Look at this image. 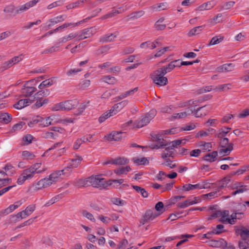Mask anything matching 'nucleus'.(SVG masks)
Returning <instances> with one entry per match:
<instances>
[{"label":"nucleus","mask_w":249,"mask_h":249,"mask_svg":"<svg viewBox=\"0 0 249 249\" xmlns=\"http://www.w3.org/2000/svg\"><path fill=\"white\" fill-rule=\"evenodd\" d=\"M41 163H36L29 167L23 170L17 179L18 185L23 184L26 180L32 179L36 174H42L46 169L41 168Z\"/></svg>","instance_id":"obj_1"},{"label":"nucleus","mask_w":249,"mask_h":249,"mask_svg":"<svg viewBox=\"0 0 249 249\" xmlns=\"http://www.w3.org/2000/svg\"><path fill=\"white\" fill-rule=\"evenodd\" d=\"M78 103V101L76 99L66 100L53 105L51 110L54 111H69L75 108Z\"/></svg>","instance_id":"obj_2"},{"label":"nucleus","mask_w":249,"mask_h":249,"mask_svg":"<svg viewBox=\"0 0 249 249\" xmlns=\"http://www.w3.org/2000/svg\"><path fill=\"white\" fill-rule=\"evenodd\" d=\"M36 205L32 204L27 206L24 210L18 212L17 214L10 216L11 223H16L30 216L36 210Z\"/></svg>","instance_id":"obj_3"},{"label":"nucleus","mask_w":249,"mask_h":249,"mask_svg":"<svg viewBox=\"0 0 249 249\" xmlns=\"http://www.w3.org/2000/svg\"><path fill=\"white\" fill-rule=\"evenodd\" d=\"M165 74L160 68L155 71L152 76L153 83L159 87L166 85L168 83V79L164 76Z\"/></svg>","instance_id":"obj_4"},{"label":"nucleus","mask_w":249,"mask_h":249,"mask_svg":"<svg viewBox=\"0 0 249 249\" xmlns=\"http://www.w3.org/2000/svg\"><path fill=\"white\" fill-rule=\"evenodd\" d=\"M156 114V111L155 110H151L148 113L142 116L136 121V126L138 128H141L146 125L154 118Z\"/></svg>","instance_id":"obj_5"},{"label":"nucleus","mask_w":249,"mask_h":249,"mask_svg":"<svg viewBox=\"0 0 249 249\" xmlns=\"http://www.w3.org/2000/svg\"><path fill=\"white\" fill-rule=\"evenodd\" d=\"M221 148L219 149V153L222 156H226L230 154L233 150V144L229 143V139L224 138L220 141Z\"/></svg>","instance_id":"obj_6"},{"label":"nucleus","mask_w":249,"mask_h":249,"mask_svg":"<svg viewBox=\"0 0 249 249\" xmlns=\"http://www.w3.org/2000/svg\"><path fill=\"white\" fill-rule=\"evenodd\" d=\"M88 181L89 185L97 188H103L107 184L105 178H102L101 175L92 176L88 178Z\"/></svg>","instance_id":"obj_7"},{"label":"nucleus","mask_w":249,"mask_h":249,"mask_svg":"<svg viewBox=\"0 0 249 249\" xmlns=\"http://www.w3.org/2000/svg\"><path fill=\"white\" fill-rule=\"evenodd\" d=\"M230 189L235 190L231 193V195L235 196L237 194L243 193L248 190L247 186L241 182L232 181L230 184Z\"/></svg>","instance_id":"obj_8"},{"label":"nucleus","mask_w":249,"mask_h":249,"mask_svg":"<svg viewBox=\"0 0 249 249\" xmlns=\"http://www.w3.org/2000/svg\"><path fill=\"white\" fill-rule=\"evenodd\" d=\"M24 55L23 54H20L19 55L16 56L10 60L4 62L1 66L0 69L2 71H4L11 67L14 65H15L18 62L22 61L23 59Z\"/></svg>","instance_id":"obj_9"},{"label":"nucleus","mask_w":249,"mask_h":249,"mask_svg":"<svg viewBox=\"0 0 249 249\" xmlns=\"http://www.w3.org/2000/svg\"><path fill=\"white\" fill-rule=\"evenodd\" d=\"M33 82V80L27 81L21 89V92L22 95L25 97L31 96L36 90V88L30 85Z\"/></svg>","instance_id":"obj_10"},{"label":"nucleus","mask_w":249,"mask_h":249,"mask_svg":"<svg viewBox=\"0 0 249 249\" xmlns=\"http://www.w3.org/2000/svg\"><path fill=\"white\" fill-rule=\"evenodd\" d=\"M193 112L192 107H188L183 111L174 114L170 119L173 121L175 119H185L188 118Z\"/></svg>","instance_id":"obj_11"},{"label":"nucleus","mask_w":249,"mask_h":249,"mask_svg":"<svg viewBox=\"0 0 249 249\" xmlns=\"http://www.w3.org/2000/svg\"><path fill=\"white\" fill-rule=\"evenodd\" d=\"M39 0H30L25 4L19 5L17 7L16 13L18 14L23 13L30 8L35 6Z\"/></svg>","instance_id":"obj_12"},{"label":"nucleus","mask_w":249,"mask_h":249,"mask_svg":"<svg viewBox=\"0 0 249 249\" xmlns=\"http://www.w3.org/2000/svg\"><path fill=\"white\" fill-rule=\"evenodd\" d=\"M51 185H52V183H51L49 179L47 177L40 179L34 185L35 187L34 190L36 191H39L42 189L47 188Z\"/></svg>","instance_id":"obj_13"},{"label":"nucleus","mask_w":249,"mask_h":249,"mask_svg":"<svg viewBox=\"0 0 249 249\" xmlns=\"http://www.w3.org/2000/svg\"><path fill=\"white\" fill-rule=\"evenodd\" d=\"M235 232L243 240H246L249 238V227L247 228L242 225L237 226L235 229Z\"/></svg>","instance_id":"obj_14"},{"label":"nucleus","mask_w":249,"mask_h":249,"mask_svg":"<svg viewBox=\"0 0 249 249\" xmlns=\"http://www.w3.org/2000/svg\"><path fill=\"white\" fill-rule=\"evenodd\" d=\"M216 4V2L214 0L208 1L196 7L195 11L196 12H200L204 11L210 10L213 8Z\"/></svg>","instance_id":"obj_15"},{"label":"nucleus","mask_w":249,"mask_h":249,"mask_svg":"<svg viewBox=\"0 0 249 249\" xmlns=\"http://www.w3.org/2000/svg\"><path fill=\"white\" fill-rule=\"evenodd\" d=\"M33 98V97H31L29 98L21 99L14 105V107L16 109H21L28 106L35 101Z\"/></svg>","instance_id":"obj_16"},{"label":"nucleus","mask_w":249,"mask_h":249,"mask_svg":"<svg viewBox=\"0 0 249 249\" xmlns=\"http://www.w3.org/2000/svg\"><path fill=\"white\" fill-rule=\"evenodd\" d=\"M158 216H159V214H157V213H154L150 210L147 211L145 212L144 215L141 218L140 220V224L142 225H143L147 221L153 220Z\"/></svg>","instance_id":"obj_17"},{"label":"nucleus","mask_w":249,"mask_h":249,"mask_svg":"<svg viewBox=\"0 0 249 249\" xmlns=\"http://www.w3.org/2000/svg\"><path fill=\"white\" fill-rule=\"evenodd\" d=\"M206 184L203 182L194 185L191 184H185L182 187V191H189L196 189H204L206 188Z\"/></svg>","instance_id":"obj_18"},{"label":"nucleus","mask_w":249,"mask_h":249,"mask_svg":"<svg viewBox=\"0 0 249 249\" xmlns=\"http://www.w3.org/2000/svg\"><path fill=\"white\" fill-rule=\"evenodd\" d=\"M123 133L122 132L113 131L110 133L107 136H105V138L109 141H120L124 136L123 135Z\"/></svg>","instance_id":"obj_19"},{"label":"nucleus","mask_w":249,"mask_h":249,"mask_svg":"<svg viewBox=\"0 0 249 249\" xmlns=\"http://www.w3.org/2000/svg\"><path fill=\"white\" fill-rule=\"evenodd\" d=\"M61 172H62V171L56 170L52 173L47 177L51 183H52V185L55 184L61 178V175H60Z\"/></svg>","instance_id":"obj_20"},{"label":"nucleus","mask_w":249,"mask_h":249,"mask_svg":"<svg viewBox=\"0 0 249 249\" xmlns=\"http://www.w3.org/2000/svg\"><path fill=\"white\" fill-rule=\"evenodd\" d=\"M61 172H62V171L56 170L52 173L47 177L51 183H52V185L55 184L61 178V175H60Z\"/></svg>","instance_id":"obj_21"},{"label":"nucleus","mask_w":249,"mask_h":249,"mask_svg":"<svg viewBox=\"0 0 249 249\" xmlns=\"http://www.w3.org/2000/svg\"><path fill=\"white\" fill-rule=\"evenodd\" d=\"M234 66L232 63L225 64L217 67L216 71L218 72L231 71L234 70Z\"/></svg>","instance_id":"obj_22"},{"label":"nucleus","mask_w":249,"mask_h":249,"mask_svg":"<svg viewBox=\"0 0 249 249\" xmlns=\"http://www.w3.org/2000/svg\"><path fill=\"white\" fill-rule=\"evenodd\" d=\"M233 181L230 176H227L223 178L219 181V187L220 189L225 187H228L230 188V184Z\"/></svg>","instance_id":"obj_23"},{"label":"nucleus","mask_w":249,"mask_h":249,"mask_svg":"<svg viewBox=\"0 0 249 249\" xmlns=\"http://www.w3.org/2000/svg\"><path fill=\"white\" fill-rule=\"evenodd\" d=\"M227 244L226 241L223 239H220L218 240H213L210 241V245L214 248H224L226 247Z\"/></svg>","instance_id":"obj_24"},{"label":"nucleus","mask_w":249,"mask_h":249,"mask_svg":"<svg viewBox=\"0 0 249 249\" xmlns=\"http://www.w3.org/2000/svg\"><path fill=\"white\" fill-rule=\"evenodd\" d=\"M55 83L54 79L53 78L46 79L42 81L38 86L39 89H43L52 86Z\"/></svg>","instance_id":"obj_25"},{"label":"nucleus","mask_w":249,"mask_h":249,"mask_svg":"<svg viewBox=\"0 0 249 249\" xmlns=\"http://www.w3.org/2000/svg\"><path fill=\"white\" fill-rule=\"evenodd\" d=\"M81 213L83 217H85L90 221L95 223L96 222V219L93 214L86 210H83L81 211Z\"/></svg>","instance_id":"obj_26"},{"label":"nucleus","mask_w":249,"mask_h":249,"mask_svg":"<svg viewBox=\"0 0 249 249\" xmlns=\"http://www.w3.org/2000/svg\"><path fill=\"white\" fill-rule=\"evenodd\" d=\"M132 160L136 165H146L149 163L148 160L144 157H134Z\"/></svg>","instance_id":"obj_27"},{"label":"nucleus","mask_w":249,"mask_h":249,"mask_svg":"<svg viewBox=\"0 0 249 249\" xmlns=\"http://www.w3.org/2000/svg\"><path fill=\"white\" fill-rule=\"evenodd\" d=\"M231 128L225 127L220 129L215 135V137L218 138H222L226 136L227 133L230 131Z\"/></svg>","instance_id":"obj_28"},{"label":"nucleus","mask_w":249,"mask_h":249,"mask_svg":"<svg viewBox=\"0 0 249 249\" xmlns=\"http://www.w3.org/2000/svg\"><path fill=\"white\" fill-rule=\"evenodd\" d=\"M222 14L221 13L218 14L213 18L210 19L208 22L211 26H213L218 23L221 22L222 21Z\"/></svg>","instance_id":"obj_29"},{"label":"nucleus","mask_w":249,"mask_h":249,"mask_svg":"<svg viewBox=\"0 0 249 249\" xmlns=\"http://www.w3.org/2000/svg\"><path fill=\"white\" fill-rule=\"evenodd\" d=\"M76 38V34H74V33H71L69 34L68 35L63 36L62 38H60L58 40V43H66L67 41L71 40L72 39H75Z\"/></svg>","instance_id":"obj_30"},{"label":"nucleus","mask_w":249,"mask_h":249,"mask_svg":"<svg viewBox=\"0 0 249 249\" xmlns=\"http://www.w3.org/2000/svg\"><path fill=\"white\" fill-rule=\"evenodd\" d=\"M66 18L67 16L66 15H63L55 17L53 18H52L49 20V22L51 23V24H49V26L53 25L57 23L62 22L64 21Z\"/></svg>","instance_id":"obj_31"},{"label":"nucleus","mask_w":249,"mask_h":249,"mask_svg":"<svg viewBox=\"0 0 249 249\" xmlns=\"http://www.w3.org/2000/svg\"><path fill=\"white\" fill-rule=\"evenodd\" d=\"M117 35L114 34H107L100 38V41L102 42H111L114 40Z\"/></svg>","instance_id":"obj_32"},{"label":"nucleus","mask_w":249,"mask_h":249,"mask_svg":"<svg viewBox=\"0 0 249 249\" xmlns=\"http://www.w3.org/2000/svg\"><path fill=\"white\" fill-rule=\"evenodd\" d=\"M168 7V4L166 2H163L159 4H156L152 6L151 8L153 11H159L167 9Z\"/></svg>","instance_id":"obj_33"},{"label":"nucleus","mask_w":249,"mask_h":249,"mask_svg":"<svg viewBox=\"0 0 249 249\" xmlns=\"http://www.w3.org/2000/svg\"><path fill=\"white\" fill-rule=\"evenodd\" d=\"M217 156V152L213 151V152L209 153L205 155L203 159L205 160L212 162L216 160Z\"/></svg>","instance_id":"obj_34"},{"label":"nucleus","mask_w":249,"mask_h":249,"mask_svg":"<svg viewBox=\"0 0 249 249\" xmlns=\"http://www.w3.org/2000/svg\"><path fill=\"white\" fill-rule=\"evenodd\" d=\"M165 135L163 132V131L158 132V133H153L151 134V136L153 141L159 142H164L163 136Z\"/></svg>","instance_id":"obj_35"},{"label":"nucleus","mask_w":249,"mask_h":249,"mask_svg":"<svg viewBox=\"0 0 249 249\" xmlns=\"http://www.w3.org/2000/svg\"><path fill=\"white\" fill-rule=\"evenodd\" d=\"M12 119V116L8 113H0V120L4 124H8Z\"/></svg>","instance_id":"obj_36"},{"label":"nucleus","mask_w":249,"mask_h":249,"mask_svg":"<svg viewBox=\"0 0 249 249\" xmlns=\"http://www.w3.org/2000/svg\"><path fill=\"white\" fill-rule=\"evenodd\" d=\"M129 162V160L124 158L119 157L113 160L112 161V164L115 165H125L127 164Z\"/></svg>","instance_id":"obj_37"},{"label":"nucleus","mask_w":249,"mask_h":249,"mask_svg":"<svg viewBox=\"0 0 249 249\" xmlns=\"http://www.w3.org/2000/svg\"><path fill=\"white\" fill-rule=\"evenodd\" d=\"M124 182L123 179H110L108 180L107 184L112 185V186L116 188L120 187V185Z\"/></svg>","instance_id":"obj_38"},{"label":"nucleus","mask_w":249,"mask_h":249,"mask_svg":"<svg viewBox=\"0 0 249 249\" xmlns=\"http://www.w3.org/2000/svg\"><path fill=\"white\" fill-rule=\"evenodd\" d=\"M74 184L77 187H86L89 186L88 178L87 179H78L74 181Z\"/></svg>","instance_id":"obj_39"},{"label":"nucleus","mask_w":249,"mask_h":249,"mask_svg":"<svg viewBox=\"0 0 249 249\" xmlns=\"http://www.w3.org/2000/svg\"><path fill=\"white\" fill-rule=\"evenodd\" d=\"M131 170V168L129 166H126L125 167H123L118 169H116L114 170V173L117 175H120L121 174H126L127 173Z\"/></svg>","instance_id":"obj_40"},{"label":"nucleus","mask_w":249,"mask_h":249,"mask_svg":"<svg viewBox=\"0 0 249 249\" xmlns=\"http://www.w3.org/2000/svg\"><path fill=\"white\" fill-rule=\"evenodd\" d=\"M82 160V158L81 157L76 156L75 159L71 160V162L69 164H71V166H72L73 168H76L80 164Z\"/></svg>","instance_id":"obj_41"},{"label":"nucleus","mask_w":249,"mask_h":249,"mask_svg":"<svg viewBox=\"0 0 249 249\" xmlns=\"http://www.w3.org/2000/svg\"><path fill=\"white\" fill-rule=\"evenodd\" d=\"M40 91L36 92L33 98L35 99L36 97L39 98V96H47L50 94V91L48 89H41Z\"/></svg>","instance_id":"obj_42"},{"label":"nucleus","mask_w":249,"mask_h":249,"mask_svg":"<svg viewBox=\"0 0 249 249\" xmlns=\"http://www.w3.org/2000/svg\"><path fill=\"white\" fill-rule=\"evenodd\" d=\"M110 201L112 204L117 206H122L126 204L124 200L119 198L112 197L111 198Z\"/></svg>","instance_id":"obj_43"},{"label":"nucleus","mask_w":249,"mask_h":249,"mask_svg":"<svg viewBox=\"0 0 249 249\" xmlns=\"http://www.w3.org/2000/svg\"><path fill=\"white\" fill-rule=\"evenodd\" d=\"M132 187L137 192L140 193L143 197L148 196V194L144 188L136 185L132 186Z\"/></svg>","instance_id":"obj_44"},{"label":"nucleus","mask_w":249,"mask_h":249,"mask_svg":"<svg viewBox=\"0 0 249 249\" xmlns=\"http://www.w3.org/2000/svg\"><path fill=\"white\" fill-rule=\"evenodd\" d=\"M22 157L24 160H33L35 157V155L34 153L29 151L25 150L22 151Z\"/></svg>","instance_id":"obj_45"},{"label":"nucleus","mask_w":249,"mask_h":249,"mask_svg":"<svg viewBox=\"0 0 249 249\" xmlns=\"http://www.w3.org/2000/svg\"><path fill=\"white\" fill-rule=\"evenodd\" d=\"M25 123L23 122H20L18 123L15 125H13L11 129L10 130V132H16L20 130L23 126L25 125Z\"/></svg>","instance_id":"obj_46"},{"label":"nucleus","mask_w":249,"mask_h":249,"mask_svg":"<svg viewBox=\"0 0 249 249\" xmlns=\"http://www.w3.org/2000/svg\"><path fill=\"white\" fill-rule=\"evenodd\" d=\"M203 27L204 26H199L193 28L189 31L188 33L189 36H191L199 34Z\"/></svg>","instance_id":"obj_47"},{"label":"nucleus","mask_w":249,"mask_h":249,"mask_svg":"<svg viewBox=\"0 0 249 249\" xmlns=\"http://www.w3.org/2000/svg\"><path fill=\"white\" fill-rule=\"evenodd\" d=\"M7 174L3 171L0 170V181L8 184L11 181V179L5 178Z\"/></svg>","instance_id":"obj_48"},{"label":"nucleus","mask_w":249,"mask_h":249,"mask_svg":"<svg viewBox=\"0 0 249 249\" xmlns=\"http://www.w3.org/2000/svg\"><path fill=\"white\" fill-rule=\"evenodd\" d=\"M156 45L155 44L154 42H151L150 41H146L143 43H142L140 47L142 49H146V48H150L151 49H154L156 48Z\"/></svg>","instance_id":"obj_49"},{"label":"nucleus","mask_w":249,"mask_h":249,"mask_svg":"<svg viewBox=\"0 0 249 249\" xmlns=\"http://www.w3.org/2000/svg\"><path fill=\"white\" fill-rule=\"evenodd\" d=\"M219 216L221 217V220L224 222H227L229 219V212L228 211H219Z\"/></svg>","instance_id":"obj_50"},{"label":"nucleus","mask_w":249,"mask_h":249,"mask_svg":"<svg viewBox=\"0 0 249 249\" xmlns=\"http://www.w3.org/2000/svg\"><path fill=\"white\" fill-rule=\"evenodd\" d=\"M164 21L163 18L159 19L155 24V28L158 30H162L165 28V25L163 23Z\"/></svg>","instance_id":"obj_51"},{"label":"nucleus","mask_w":249,"mask_h":249,"mask_svg":"<svg viewBox=\"0 0 249 249\" xmlns=\"http://www.w3.org/2000/svg\"><path fill=\"white\" fill-rule=\"evenodd\" d=\"M73 168L72 167V166H71V164H69V165L64 169L58 171H62V172H61V173H60L61 175H64L68 176L72 172V170Z\"/></svg>","instance_id":"obj_52"},{"label":"nucleus","mask_w":249,"mask_h":249,"mask_svg":"<svg viewBox=\"0 0 249 249\" xmlns=\"http://www.w3.org/2000/svg\"><path fill=\"white\" fill-rule=\"evenodd\" d=\"M191 205H192L191 198H189L185 201L179 203L178 207L181 209H184Z\"/></svg>","instance_id":"obj_53"},{"label":"nucleus","mask_w":249,"mask_h":249,"mask_svg":"<svg viewBox=\"0 0 249 249\" xmlns=\"http://www.w3.org/2000/svg\"><path fill=\"white\" fill-rule=\"evenodd\" d=\"M175 68V65H173L172 62L169 63L167 66H163L160 69L166 74L168 72H170Z\"/></svg>","instance_id":"obj_54"},{"label":"nucleus","mask_w":249,"mask_h":249,"mask_svg":"<svg viewBox=\"0 0 249 249\" xmlns=\"http://www.w3.org/2000/svg\"><path fill=\"white\" fill-rule=\"evenodd\" d=\"M231 85L230 84H226L220 85L213 89L215 91H225L230 89Z\"/></svg>","instance_id":"obj_55"},{"label":"nucleus","mask_w":249,"mask_h":249,"mask_svg":"<svg viewBox=\"0 0 249 249\" xmlns=\"http://www.w3.org/2000/svg\"><path fill=\"white\" fill-rule=\"evenodd\" d=\"M16 10L17 7H15L14 6L10 5L5 7L3 11L5 13L13 14L14 15H18L16 13Z\"/></svg>","instance_id":"obj_56"},{"label":"nucleus","mask_w":249,"mask_h":249,"mask_svg":"<svg viewBox=\"0 0 249 249\" xmlns=\"http://www.w3.org/2000/svg\"><path fill=\"white\" fill-rule=\"evenodd\" d=\"M49 123V125L54 124L58 122V116L53 115L47 117Z\"/></svg>","instance_id":"obj_57"},{"label":"nucleus","mask_w":249,"mask_h":249,"mask_svg":"<svg viewBox=\"0 0 249 249\" xmlns=\"http://www.w3.org/2000/svg\"><path fill=\"white\" fill-rule=\"evenodd\" d=\"M39 126L40 127H47L49 125V123L46 118H42L39 116Z\"/></svg>","instance_id":"obj_58"},{"label":"nucleus","mask_w":249,"mask_h":249,"mask_svg":"<svg viewBox=\"0 0 249 249\" xmlns=\"http://www.w3.org/2000/svg\"><path fill=\"white\" fill-rule=\"evenodd\" d=\"M82 31H83V34H84V35H85V36H86V38L92 36L95 32V29H94L92 28L85 29L82 30Z\"/></svg>","instance_id":"obj_59"},{"label":"nucleus","mask_w":249,"mask_h":249,"mask_svg":"<svg viewBox=\"0 0 249 249\" xmlns=\"http://www.w3.org/2000/svg\"><path fill=\"white\" fill-rule=\"evenodd\" d=\"M97 217L99 220H100L102 223L106 225L109 224L111 220V218L105 216L104 215H99Z\"/></svg>","instance_id":"obj_60"},{"label":"nucleus","mask_w":249,"mask_h":249,"mask_svg":"<svg viewBox=\"0 0 249 249\" xmlns=\"http://www.w3.org/2000/svg\"><path fill=\"white\" fill-rule=\"evenodd\" d=\"M163 204L162 202H158L155 206V209L156 211L159 213H157V214H160L162 213L164 211V208H163Z\"/></svg>","instance_id":"obj_61"},{"label":"nucleus","mask_w":249,"mask_h":249,"mask_svg":"<svg viewBox=\"0 0 249 249\" xmlns=\"http://www.w3.org/2000/svg\"><path fill=\"white\" fill-rule=\"evenodd\" d=\"M102 80L108 84H113L115 82V78L110 76H105L102 78Z\"/></svg>","instance_id":"obj_62"},{"label":"nucleus","mask_w":249,"mask_h":249,"mask_svg":"<svg viewBox=\"0 0 249 249\" xmlns=\"http://www.w3.org/2000/svg\"><path fill=\"white\" fill-rule=\"evenodd\" d=\"M223 39V37L218 38L217 36L213 37L209 43V46L214 45L221 42Z\"/></svg>","instance_id":"obj_63"},{"label":"nucleus","mask_w":249,"mask_h":249,"mask_svg":"<svg viewBox=\"0 0 249 249\" xmlns=\"http://www.w3.org/2000/svg\"><path fill=\"white\" fill-rule=\"evenodd\" d=\"M82 71L81 69L74 68L68 71L66 74L68 76H73Z\"/></svg>","instance_id":"obj_64"}]
</instances>
